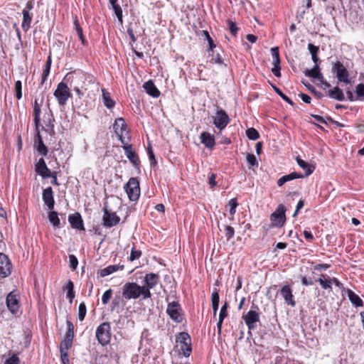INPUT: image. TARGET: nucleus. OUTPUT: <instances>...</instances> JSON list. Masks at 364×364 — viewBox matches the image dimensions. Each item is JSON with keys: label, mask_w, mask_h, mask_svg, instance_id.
Wrapping results in <instances>:
<instances>
[{"label": "nucleus", "mask_w": 364, "mask_h": 364, "mask_svg": "<svg viewBox=\"0 0 364 364\" xmlns=\"http://www.w3.org/2000/svg\"><path fill=\"white\" fill-rule=\"evenodd\" d=\"M73 24H74L75 30V31H76V33H77V34L78 36V38L81 41L82 44L84 46H87L88 45V42L85 39V38L84 36L83 31H82V28H81V26L80 25L79 21L77 18H75L74 20Z\"/></svg>", "instance_id": "obj_32"}, {"label": "nucleus", "mask_w": 364, "mask_h": 364, "mask_svg": "<svg viewBox=\"0 0 364 364\" xmlns=\"http://www.w3.org/2000/svg\"><path fill=\"white\" fill-rule=\"evenodd\" d=\"M20 360L17 355H13L6 360L4 364H19Z\"/></svg>", "instance_id": "obj_61"}, {"label": "nucleus", "mask_w": 364, "mask_h": 364, "mask_svg": "<svg viewBox=\"0 0 364 364\" xmlns=\"http://www.w3.org/2000/svg\"><path fill=\"white\" fill-rule=\"evenodd\" d=\"M112 9L114 10L116 16L117 17L118 21L120 23H122V9L121 6L118 4L117 1L114 4H110Z\"/></svg>", "instance_id": "obj_42"}, {"label": "nucleus", "mask_w": 364, "mask_h": 364, "mask_svg": "<svg viewBox=\"0 0 364 364\" xmlns=\"http://www.w3.org/2000/svg\"><path fill=\"white\" fill-rule=\"evenodd\" d=\"M303 178L302 173H297V172H292L289 174L284 175V176H282L281 178H279L277 180V183L278 186L281 187L287 182H289L290 181L297 179V178Z\"/></svg>", "instance_id": "obj_23"}, {"label": "nucleus", "mask_w": 364, "mask_h": 364, "mask_svg": "<svg viewBox=\"0 0 364 364\" xmlns=\"http://www.w3.org/2000/svg\"><path fill=\"white\" fill-rule=\"evenodd\" d=\"M71 227L78 230H85L83 220L80 213H75L68 216Z\"/></svg>", "instance_id": "obj_19"}, {"label": "nucleus", "mask_w": 364, "mask_h": 364, "mask_svg": "<svg viewBox=\"0 0 364 364\" xmlns=\"http://www.w3.org/2000/svg\"><path fill=\"white\" fill-rule=\"evenodd\" d=\"M12 269L11 262L4 253L0 252V273H11Z\"/></svg>", "instance_id": "obj_21"}, {"label": "nucleus", "mask_w": 364, "mask_h": 364, "mask_svg": "<svg viewBox=\"0 0 364 364\" xmlns=\"http://www.w3.org/2000/svg\"><path fill=\"white\" fill-rule=\"evenodd\" d=\"M316 282H319L323 289L328 290L329 291H332V282H331V278L326 274H321V277L316 279Z\"/></svg>", "instance_id": "obj_29"}, {"label": "nucleus", "mask_w": 364, "mask_h": 364, "mask_svg": "<svg viewBox=\"0 0 364 364\" xmlns=\"http://www.w3.org/2000/svg\"><path fill=\"white\" fill-rule=\"evenodd\" d=\"M247 161L250 166H258L257 159L253 154H248L247 155Z\"/></svg>", "instance_id": "obj_55"}, {"label": "nucleus", "mask_w": 364, "mask_h": 364, "mask_svg": "<svg viewBox=\"0 0 364 364\" xmlns=\"http://www.w3.org/2000/svg\"><path fill=\"white\" fill-rule=\"evenodd\" d=\"M225 237L228 240L232 238L235 235L234 228L229 225L225 226Z\"/></svg>", "instance_id": "obj_56"}, {"label": "nucleus", "mask_w": 364, "mask_h": 364, "mask_svg": "<svg viewBox=\"0 0 364 364\" xmlns=\"http://www.w3.org/2000/svg\"><path fill=\"white\" fill-rule=\"evenodd\" d=\"M95 336L98 343L102 346L109 343L112 336L111 326L109 322H103L96 329Z\"/></svg>", "instance_id": "obj_2"}, {"label": "nucleus", "mask_w": 364, "mask_h": 364, "mask_svg": "<svg viewBox=\"0 0 364 364\" xmlns=\"http://www.w3.org/2000/svg\"><path fill=\"white\" fill-rule=\"evenodd\" d=\"M355 95L358 100H364V84L359 83L355 86Z\"/></svg>", "instance_id": "obj_45"}, {"label": "nucleus", "mask_w": 364, "mask_h": 364, "mask_svg": "<svg viewBox=\"0 0 364 364\" xmlns=\"http://www.w3.org/2000/svg\"><path fill=\"white\" fill-rule=\"evenodd\" d=\"M230 119L223 109H218L215 115L213 117V123L220 131L223 130L230 123Z\"/></svg>", "instance_id": "obj_10"}, {"label": "nucleus", "mask_w": 364, "mask_h": 364, "mask_svg": "<svg viewBox=\"0 0 364 364\" xmlns=\"http://www.w3.org/2000/svg\"><path fill=\"white\" fill-rule=\"evenodd\" d=\"M228 205L230 206L229 213L230 215L233 216L235 214L236 208L238 205L237 198H234L230 199L228 202Z\"/></svg>", "instance_id": "obj_46"}, {"label": "nucleus", "mask_w": 364, "mask_h": 364, "mask_svg": "<svg viewBox=\"0 0 364 364\" xmlns=\"http://www.w3.org/2000/svg\"><path fill=\"white\" fill-rule=\"evenodd\" d=\"M210 62L213 63H217L219 65H221L223 63V60L220 54H217L215 56L213 57Z\"/></svg>", "instance_id": "obj_64"}, {"label": "nucleus", "mask_w": 364, "mask_h": 364, "mask_svg": "<svg viewBox=\"0 0 364 364\" xmlns=\"http://www.w3.org/2000/svg\"><path fill=\"white\" fill-rule=\"evenodd\" d=\"M228 304L225 302L224 305L221 307L220 314H219V319L224 320L225 318L228 316Z\"/></svg>", "instance_id": "obj_60"}, {"label": "nucleus", "mask_w": 364, "mask_h": 364, "mask_svg": "<svg viewBox=\"0 0 364 364\" xmlns=\"http://www.w3.org/2000/svg\"><path fill=\"white\" fill-rule=\"evenodd\" d=\"M271 54L272 56V65H280V57L278 47H274L271 48Z\"/></svg>", "instance_id": "obj_41"}, {"label": "nucleus", "mask_w": 364, "mask_h": 364, "mask_svg": "<svg viewBox=\"0 0 364 364\" xmlns=\"http://www.w3.org/2000/svg\"><path fill=\"white\" fill-rule=\"evenodd\" d=\"M296 161L298 166L305 171L306 176H308L314 172L315 169L314 166L310 165L309 163L301 159L299 156L296 158Z\"/></svg>", "instance_id": "obj_28"}, {"label": "nucleus", "mask_w": 364, "mask_h": 364, "mask_svg": "<svg viewBox=\"0 0 364 364\" xmlns=\"http://www.w3.org/2000/svg\"><path fill=\"white\" fill-rule=\"evenodd\" d=\"M42 198L48 210H53L55 205V200L53 196V191L51 187H48L43 189Z\"/></svg>", "instance_id": "obj_17"}, {"label": "nucleus", "mask_w": 364, "mask_h": 364, "mask_svg": "<svg viewBox=\"0 0 364 364\" xmlns=\"http://www.w3.org/2000/svg\"><path fill=\"white\" fill-rule=\"evenodd\" d=\"M141 296H143L144 299L151 298V294L150 292V289L147 286H142L141 287Z\"/></svg>", "instance_id": "obj_57"}, {"label": "nucleus", "mask_w": 364, "mask_h": 364, "mask_svg": "<svg viewBox=\"0 0 364 364\" xmlns=\"http://www.w3.org/2000/svg\"><path fill=\"white\" fill-rule=\"evenodd\" d=\"M6 306L9 310L13 314H16L20 308L19 296L15 291H12L6 296Z\"/></svg>", "instance_id": "obj_14"}, {"label": "nucleus", "mask_w": 364, "mask_h": 364, "mask_svg": "<svg viewBox=\"0 0 364 364\" xmlns=\"http://www.w3.org/2000/svg\"><path fill=\"white\" fill-rule=\"evenodd\" d=\"M87 313V308L86 305L84 302H82L79 305V309H78V318L80 321H83Z\"/></svg>", "instance_id": "obj_47"}, {"label": "nucleus", "mask_w": 364, "mask_h": 364, "mask_svg": "<svg viewBox=\"0 0 364 364\" xmlns=\"http://www.w3.org/2000/svg\"><path fill=\"white\" fill-rule=\"evenodd\" d=\"M92 76L87 75L82 71H74L68 73L64 77L63 80L70 83L71 87L73 86L74 91L78 95H81V89L84 88L85 80L92 81Z\"/></svg>", "instance_id": "obj_1"}, {"label": "nucleus", "mask_w": 364, "mask_h": 364, "mask_svg": "<svg viewBox=\"0 0 364 364\" xmlns=\"http://www.w3.org/2000/svg\"><path fill=\"white\" fill-rule=\"evenodd\" d=\"M53 95L60 106H65L69 98L72 96L67 83L63 81L58 84Z\"/></svg>", "instance_id": "obj_3"}, {"label": "nucleus", "mask_w": 364, "mask_h": 364, "mask_svg": "<svg viewBox=\"0 0 364 364\" xmlns=\"http://www.w3.org/2000/svg\"><path fill=\"white\" fill-rule=\"evenodd\" d=\"M332 71L336 75L339 82H343L346 84L350 83L349 73L342 63L340 61L334 63L332 67Z\"/></svg>", "instance_id": "obj_13"}, {"label": "nucleus", "mask_w": 364, "mask_h": 364, "mask_svg": "<svg viewBox=\"0 0 364 364\" xmlns=\"http://www.w3.org/2000/svg\"><path fill=\"white\" fill-rule=\"evenodd\" d=\"M308 49L311 55H314V54H318V50H319L318 47L316 46H314L312 43H309Z\"/></svg>", "instance_id": "obj_62"}, {"label": "nucleus", "mask_w": 364, "mask_h": 364, "mask_svg": "<svg viewBox=\"0 0 364 364\" xmlns=\"http://www.w3.org/2000/svg\"><path fill=\"white\" fill-rule=\"evenodd\" d=\"M228 27H229V30H230V33L233 36H235L237 35V31H238V28H237L236 23L232 21H228Z\"/></svg>", "instance_id": "obj_58"}, {"label": "nucleus", "mask_w": 364, "mask_h": 364, "mask_svg": "<svg viewBox=\"0 0 364 364\" xmlns=\"http://www.w3.org/2000/svg\"><path fill=\"white\" fill-rule=\"evenodd\" d=\"M15 92L16 98L20 100L22 97V83L20 80L15 82Z\"/></svg>", "instance_id": "obj_49"}, {"label": "nucleus", "mask_w": 364, "mask_h": 364, "mask_svg": "<svg viewBox=\"0 0 364 364\" xmlns=\"http://www.w3.org/2000/svg\"><path fill=\"white\" fill-rule=\"evenodd\" d=\"M147 154H148L149 159L150 160L151 166H155L157 164V161L155 159V156H154V152H153V150H152V148L151 146H149V147L147 149Z\"/></svg>", "instance_id": "obj_50"}, {"label": "nucleus", "mask_w": 364, "mask_h": 364, "mask_svg": "<svg viewBox=\"0 0 364 364\" xmlns=\"http://www.w3.org/2000/svg\"><path fill=\"white\" fill-rule=\"evenodd\" d=\"M347 294L349 300L355 306L359 307L363 305V300L351 289L347 290Z\"/></svg>", "instance_id": "obj_33"}, {"label": "nucleus", "mask_w": 364, "mask_h": 364, "mask_svg": "<svg viewBox=\"0 0 364 364\" xmlns=\"http://www.w3.org/2000/svg\"><path fill=\"white\" fill-rule=\"evenodd\" d=\"M281 295L283 296L285 301L291 305V306H294L296 305L295 301L293 299V294L291 289L289 285H284L281 291Z\"/></svg>", "instance_id": "obj_22"}, {"label": "nucleus", "mask_w": 364, "mask_h": 364, "mask_svg": "<svg viewBox=\"0 0 364 364\" xmlns=\"http://www.w3.org/2000/svg\"><path fill=\"white\" fill-rule=\"evenodd\" d=\"M122 267L117 265H109L105 269H102L100 273H114L121 269Z\"/></svg>", "instance_id": "obj_52"}, {"label": "nucleus", "mask_w": 364, "mask_h": 364, "mask_svg": "<svg viewBox=\"0 0 364 364\" xmlns=\"http://www.w3.org/2000/svg\"><path fill=\"white\" fill-rule=\"evenodd\" d=\"M67 331L65 338L73 339L74 338V325L72 323L70 316H67L66 319Z\"/></svg>", "instance_id": "obj_40"}, {"label": "nucleus", "mask_w": 364, "mask_h": 364, "mask_svg": "<svg viewBox=\"0 0 364 364\" xmlns=\"http://www.w3.org/2000/svg\"><path fill=\"white\" fill-rule=\"evenodd\" d=\"M35 170L43 178H48L51 176V171L46 166L45 160L43 158H41L35 164Z\"/></svg>", "instance_id": "obj_16"}, {"label": "nucleus", "mask_w": 364, "mask_h": 364, "mask_svg": "<svg viewBox=\"0 0 364 364\" xmlns=\"http://www.w3.org/2000/svg\"><path fill=\"white\" fill-rule=\"evenodd\" d=\"M141 294V286L135 282H127L122 287V295L126 300L138 299Z\"/></svg>", "instance_id": "obj_5"}, {"label": "nucleus", "mask_w": 364, "mask_h": 364, "mask_svg": "<svg viewBox=\"0 0 364 364\" xmlns=\"http://www.w3.org/2000/svg\"><path fill=\"white\" fill-rule=\"evenodd\" d=\"M346 95H347V97H348V100L350 102H353V101H358V97L355 94H353L350 90H347L346 91Z\"/></svg>", "instance_id": "obj_63"}, {"label": "nucleus", "mask_w": 364, "mask_h": 364, "mask_svg": "<svg viewBox=\"0 0 364 364\" xmlns=\"http://www.w3.org/2000/svg\"><path fill=\"white\" fill-rule=\"evenodd\" d=\"M141 255V252L135 249L134 247L132 248L131 253L129 257L130 261H134L135 259H139Z\"/></svg>", "instance_id": "obj_53"}, {"label": "nucleus", "mask_w": 364, "mask_h": 364, "mask_svg": "<svg viewBox=\"0 0 364 364\" xmlns=\"http://www.w3.org/2000/svg\"><path fill=\"white\" fill-rule=\"evenodd\" d=\"M112 296V290L111 289L107 290L102 296V302L103 304H107Z\"/></svg>", "instance_id": "obj_54"}, {"label": "nucleus", "mask_w": 364, "mask_h": 364, "mask_svg": "<svg viewBox=\"0 0 364 364\" xmlns=\"http://www.w3.org/2000/svg\"><path fill=\"white\" fill-rule=\"evenodd\" d=\"M304 75L306 77L317 80L318 81H320L323 79V75L321 73L320 68L318 65H316L311 70H306L304 71Z\"/></svg>", "instance_id": "obj_24"}, {"label": "nucleus", "mask_w": 364, "mask_h": 364, "mask_svg": "<svg viewBox=\"0 0 364 364\" xmlns=\"http://www.w3.org/2000/svg\"><path fill=\"white\" fill-rule=\"evenodd\" d=\"M102 221L103 225L105 228H112L119 223L120 218L116 214V213L109 212L107 205L105 204L103 208Z\"/></svg>", "instance_id": "obj_12"}, {"label": "nucleus", "mask_w": 364, "mask_h": 364, "mask_svg": "<svg viewBox=\"0 0 364 364\" xmlns=\"http://www.w3.org/2000/svg\"><path fill=\"white\" fill-rule=\"evenodd\" d=\"M144 281L146 286L149 288H154L159 282V274H146Z\"/></svg>", "instance_id": "obj_36"}, {"label": "nucleus", "mask_w": 364, "mask_h": 364, "mask_svg": "<svg viewBox=\"0 0 364 364\" xmlns=\"http://www.w3.org/2000/svg\"><path fill=\"white\" fill-rule=\"evenodd\" d=\"M272 88L274 89V90L275 91V92L281 97V98L284 100L285 102H287V103H289V105H291V106H294V102L289 98L286 95H284L279 88H278L277 86L275 85H272Z\"/></svg>", "instance_id": "obj_44"}, {"label": "nucleus", "mask_w": 364, "mask_h": 364, "mask_svg": "<svg viewBox=\"0 0 364 364\" xmlns=\"http://www.w3.org/2000/svg\"><path fill=\"white\" fill-rule=\"evenodd\" d=\"M33 114L34 116V123L36 126V129L38 130L39 124H40V115H41V107L40 105L38 104V100H35V104L33 106Z\"/></svg>", "instance_id": "obj_35"}, {"label": "nucleus", "mask_w": 364, "mask_h": 364, "mask_svg": "<svg viewBox=\"0 0 364 364\" xmlns=\"http://www.w3.org/2000/svg\"><path fill=\"white\" fill-rule=\"evenodd\" d=\"M259 308L257 305L252 304L251 309L242 316V319L248 327L249 333L256 328V323L259 321Z\"/></svg>", "instance_id": "obj_6"}, {"label": "nucleus", "mask_w": 364, "mask_h": 364, "mask_svg": "<svg viewBox=\"0 0 364 364\" xmlns=\"http://www.w3.org/2000/svg\"><path fill=\"white\" fill-rule=\"evenodd\" d=\"M246 135L250 140H257L259 138V133L253 127L248 128L246 130Z\"/></svg>", "instance_id": "obj_43"}, {"label": "nucleus", "mask_w": 364, "mask_h": 364, "mask_svg": "<svg viewBox=\"0 0 364 364\" xmlns=\"http://www.w3.org/2000/svg\"><path fill=\"white\" fill-rule=\"evenodd\" d=\"M203 36L208 41L210 50H213L215 48V44L214 43L213 40L210 37L209 33L207 31H203Z\"/></svg>", "instance_id": "obj_51"}, {"label": "nucleus", "mask_w": 364, "mask_h": 364, "mask_svg": "<svg viewBox=\"0 0 364 364\" xmlns=\"http://www.w3.org/2000/svg\"><path fill=\"white\" fill-rule=\"evenodd\" d=\"M51 57L48 56L46 63L44 65L43 73L41 75V85H43L46 81L47 80L48 76L50 74V68H51Z\"/></svg>", "instance_id": "obj_31"}, {"label": "nucleus", "mask_w": 364, "mask_h": 364, "mask_svg": "<svg viewBox=\"0 0 364 364\" xmlns=\"http://www.w3.org/2000/svg\"><path fill=\"white\" fill-rule=\"evenodd\" d=\"M216 174L214 173H210L208 175V184L211 188L215 187L217 186L216 183Z\"/></svg>", "instance_id": "obj_59"}, {"label": "nucleus", "mask_w": 364, "mask_h": 364, "mask_svg": "<svg viewBox=\"0 0 364 364\" xmlns=\"http://www.w3.org/2000/svg\"><path fill=\"white\" fill-rule=\"evenodd\" d=\"M143 87L146 93L153 97H158L160 95L159 90L156 88L151 80L144 82Z\"/></svg>", "instance_id": "obj_25"}, {"label": "nucleus", "mask_w": 364, "mask_h": 364, "mask_svg": "<svg viewBox=\"0 0 364 364\" xmlns=\"http://www.w3.org/2000/svg\"><path fill=\"white\" fill-rule=\"evenodd\" d=\"M128 142L129 141H127L126 144H123V149L124 151V154L129 161L136 166L139 164L140 162L139 156L134 150L132 145L129 144Z\"/></svg>", "instance_id": "obj_15"}, {"label": "nucleus", "mask_w": 364, "mask_h": 364, "mask_svg": "<svg viewBox=\"0 0 364 364\" xmlns=\"http://www.w3.org/2000/svg\"><path fill=\"white\" fill-rule=\"evenodd\" d=\"M113 128L122 144H126L127 141H129L130 136L127 124L122 117H119L115 120Z\"/></svg>", "instance_id": "obj_4"}, {"label": "nucleus", "mask_w": 364, "mask_h": 364, "mask_svg": "<svg viewBox=\"0 0 364 364\" xmlns=\"http://www.w3.org/2000/svg\"><path fill=\"white\" fill-rule=\"evenodd\" d=\"M48 219L50 223L53 225L54 228H60V221L58 218V214L57 212L53 211V210L50 211L48 213Z\"/></svg>", "instance_id": "obj_38"}, {"label": "nucleus", "mask_w": 364, "mask_h": 364, "mask_svg": "<svg viewBox=\"0 0 364 364\" xmlns=\"http://www.w3.org/2000/svg\"><path fill=\"white\" fill-rule=\"evenodd\" d=\"M328 95L332 99L343 101L345 100L344 94L338 87H335L332 90L328 91Z\"/></svg>", "instance_id": "obj_30"}, {"label": "nucleus", "mask_w": 364, "mask_h": 364, "mask_svg": "<svg viewBox=\"0 0 364 364\" xmlns=\"http://www.w3.org/2000/svg\"><path fill=\"white\" fill-rule=\"evenodd\" d=\"M23 20L21 23L22 29L27 32L31 28V23L33 18V15L26 10L22 11Z\"/></svg>", "instance_id": "obj_27"}, {"label": "nucleus", "mask_w": 364, "mask_h": 364, "mask_svg": "<svg viewBox=\"0 0 364 364\" xmlns=\"http://www.w3.org/2000/svg\"><path fill=\"white\" fill-rule=\"evenodd\" d=\"M78 264V260L77 257L73 255H69V267L72 271H74Z\"/></svg>", "instance_id": "obj_48"}, {"label": "nucleus", "mask_w": 364, "mask_h": 364, "mask_svg": "<svg viewBox=\"0 0 364 364\" xmlns=\"http://www.w3.org/2000/svg\"><path fill=\"white\" fill-rule=\"evenodd\" d=\"M166 313L175 322L181 323L183 321V317L182 314V309L178 301L168 303L166 309Z\"/></svg>", "instance_id": "obj_11"}, {"label": "nucleus", "mask_w": 364, "mask_h": 364, "mask_svg": "<svg viewBox=\"0 0 364 364\" xmlns=\"http://www.w3.org/2000/svg\"><path fill=\"white\" fill-rule=\"evenodd\" d=\"M176 342L180 344L181 350L185 357H189L191 351V339L186 332H181L176 336Z\"/></svg>", "instance_id": "obj_8"}, {"label": "nucleus", "mask_w": 364, "mask_h": 364, "mask_svg": "<svg viewBox=\"0 0 364 364\" xmlns=\"http://www.w3.org/2000/svg\"><path fill=\"white\" fill-rule=\"evenodd\" d=\"M124 190L130 200H137L140 196L139 182L137 178L134 177L130 178L124 186Z\"/></svg>", "instance_id": "obj_7"}, {"label": "nucleus", "mask_w": 364, "mask_h": 364, "mask_svg": "<svg viewBox=\"0 0 364 364\" xmlns=\"http://www.w3.org/2000/svg\"><path fill=\"white\" fill-rule=\"evenodd\" d=\"M212 308L213 313L215 315L219 306L220 296L218 291L216 289L212 293L211 295Z\"/></svg>", "instance_id": "obj_37"}, {"label": "nucleus", "mask_w": 364, "mask_h": 364, "mask_svg": "<svg viewBox=\"0 0 364 364\" xmlns=\"http://www.w3.org/2000/svg\"><path fill=\"white\" fill-rule=\"evenodd\" d=\"M64 289H67V298L70 300V302L72 303L73 299L75 298V291H74V284L71 280H69L65 286L63 287Z\"/></svg>", "instance_id": "obj_39"}, {"label": "nucleus", "mask_w": 364, "mask_h": 364, "mask_svg": "<svg viewBox=\"0 0 364 364\" xmlns=\"http://www.w3.org/2000/svg\"><path fill=\"white\" fill-rule=\"evenodd\" d=\"M200 142L208 149H213L215 145V137L208 132H203L200 135Z\"/></svg>", "instance_id": "obj_20"}, {"label": "nucleus", "mask_w": 364, "mask_h": 364, "mask_svg": "<svg viewBox=\"0 0 364 364\" xmlns=\"http://www.w3.org/2000/svg\"><path fill=\"white\" fill-rule=\"evenodd\" d=\"M37 134L35 136L33 146L36 150L41 156H46L48 152V147L44 144L41 135L40 134L39 130H36Z\"/></svg>", "instance_id": "obj_18"}, {"label": "nucleus", "mask_w": 364, "mask_h": 364, "mask_svg": "<svg viewBox=\"0 0 364 364\" xmlns=\"http://www.w3.org/2000/svg\"><path fill=\"white\" fill-rule=\"evenodd\" d=\"M102 92L103 102H104L105 105L108 109H112V107H114V106L115 105V102L112 99H111L109 92H107L105 89L102 90Z\"/></svg>", "instance_id": "obj_34"}, {"label": "nucleus", "mask_w": 364, "mask_h": 364, "mask_svg": "<svg viewBox=\"0 0 364 364\" xmlns=\"http://www.w3.org/2000/svg\"><path fill=\"white\" fill-rule=\"evenodd\" d=\"M73 341V339L64 338L60 345V355L68 356V350L72 347Z\"/></svg>", "instance_id": "obj_26"}, {"label": "nucleus", "mask_w": 364, "mask_h": 364, "mask_svg": "<svg viewBox=\"0 0 364 364\" xmlns=\"http://www.w3.org/2000/svg\"><path fill=\"white\" fill-rule=\"evenodd\" d=\"M286 208L284 205L280 204L277 206L275 211L272 213L270 220L272 225L274 227L281 228L286 221Z\"/></svg>", "instance_id": "obj_9"}]
</instances>
